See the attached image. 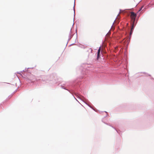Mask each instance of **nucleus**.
<instances>
[{
    "instance_id": "nucleus-13",
    "label": "nucleus",
    "mask_w": 154,
    "mask_h": 154,
    "mask_svg": "<svg viewBox=\"0 0 154 154\" xmlns=\"http://www.w3.org/2000/svg\"><path fill=\"white\" fill-rule=\"evenodd\" d=\"M115 21H116V20H115L113 22V23H114Z\"/></svg>"
},
{
    "instance_id": "nucleus-17",
    "label": "nucleus",
    "mask_w": 154,
    "mask_h": 154,
    "mask_svg": "<svg viewBox=\"0 0 154 154\" xmlns=\"http://www.w3.org/2000/svg\"><path fill=\"white\" fill-rule=\"evenodd\" d=\"M116 131H117V132H118V131H117L116 130Z\"/></svg>"
},
{
    "instance_id": "nucleus-8",
    "label": "nucleus",
    "mask_w": 154,
    "mask_h": 154,
    "mask_svg": "<svg viewBox=\"0 0 154 154\" xmlns=\"http://www.w3.org/2000/svg\"><path fill=\"white\" fill-rule=\"evenodd\" d=\"M142 7H141V8L139 10V11H140L141 10V9H142Z\"/></svg>"
},
{
    "instance_id": "nucleus-16",
    "label": "nucleus",
    "mask_w": 154,
    "mask_h": 154,
    "mask_svg": "<svg viewBox=\"0 0 154 154\" xmlns=\"http://www.w3.org/2000/svg\"><path fill=\"white\" fill-rule=\"evenodd\" d=\"M91 50V51H92V50L91 49H90Z\"/></svg>"
},
{
    "instance_id": "nucleus-5",
    "label": "nucleus",
    "mask_w": 154,
    "mask_h": 154,
    "mask_svg": "<svg viewBox=\"0 0 154 154\" xmlns=\"http://www.w3.org/2000/svg\"><path fill=\"white\" fill-rule=\"evenodd\" d=\"M73 10L74 11V16H75V4H74V6L73 8Z\"/></svg>"
},
{
    "instance_id": "nucleus-11",
    "label": "nucleus",
    "mask_w": 154,
    "mask_h": 154,
    "mask_svg": "<svg viewBox=\"0 0 154 154\" xmlns=\"http://www.w3.org/2000/svg\"><path fill=\"white\" fill-rule=\"evenodd\" d=\"M115 21H116V20H115L113 22V23H114Z\"/></svg>"
},
{
    "instance_id": "nucleus-10",
    "label": "nucleus",
    "mask_w": 154,
    "mask_h": 154,
    "mask_svg": "<svg viewBox=\"0 0 154 154\" xmlns=\"http://www.w3.org/2000/svg\"><path fill=\"white\" fill-rule=\"evenodd\" d=\"M115 21H116V20H115L113 22V23H114Z\"/></svg>"
},
{
    "instance_id": "nucleus-6",
    "label": "nucleus",
    "mask_w": 154,
    "mask_h": 154,
    "mask_svg": "<svg viewBox=\"0 0 154 154\" xmlns=\"http://www.w3.org/2000/svg\"><path fill=\"white\" fill-rule=\"evenodd\" d=\"M24 70H23V71H21V72H17V73H18L20 74H21V73L22 72H24Z\"/></svg>"
},
{
    "instance_id": "nucleus-3",
    "label": "nucleus",
    "mask_w": 154,
    "mask_h": 154,
    "mask_svg": "<svg viewBox=\"0 0 154 154\" xmlns=\"http://www.w3.org/2000/svg\"><path fill=\"white\" fill-rule=\"evenodd\" d=\"M134 23H133L131 26L130 34H132V33L133 31V29H134Z\"/></svg>"
},
{
    "instance_id": "nucleus-1",
    "label": "nucleus",
    "mask_w": 154,
    "mask_h": 154,
    "mask_svg": "<svg viewBox=\"0 0 154 154\" xmlns=\"http://www.w3.org/2000/svg\"><path fill=\"white\" fill-rule=\"evenodd\" d=\"M136 16V14L133 12H131V17L132 19L133 20L134 23V22L135 20V18Z\"/></svg>"
},
{
    "instance_id": "nucleus-12",
    "label": "nucleus",
    "mask_w": 154,
    "mask_h": 154,
    "mask_svg": "<svg viewBox=\"0 0 154 154\" xmlns=\"http://www.w3.org/2000/svg\"><path fill=\"white\" fill-rule=\"evenodd\" d=\"M115 21H116V20H115L113 22V23H114Z\"/></svg>"
},
{
    "instance_id": "nucleus-15",
    "label": "nucleus",
    "mask_w": 154,
    "mask_h": 154,
    "mask_svg": "<svg viewBox=\"0 0 154 154\" xmlns=\"http://www.w3.org/2000/svg\"><path fill=\"white\" fill-rule=\"evenodd\" d=\"M74 98H75V99H76L74 96Z\"/></svg>"
},
{
    "instance_id": "nucleus-14",
    "label": "nucleus",
    "mask_w": 154,
    "mask_h": 154,
    "mask_svg": "<svg viewBox=\"0 0 154 154\" xmlns=\"http://www.w3.org/2000/svg\"><path fill=\"white\" fill-rule=\"evenodd\" d=\"M115 21H116V20H115L113 22V23H114Z\"/></svg>"
},
{
    "instance_id": "nucleus-4",
    "label": "nucleus",
    "mask_w": 154,
    "mask_h": 154,
    "mask_svg": "<svg viewBox=\"0 0 154 154\" xmlns=\"http://www.w3.org/2000/svg\"><path fill=\"white\" fill-rule=\"evenodd\" d=\"M100 48L101 47L100 46L98 50V52H97V57L98 58L100 56Z\"/></svg>"
},
{
    "instance_id": "nucleus-7",
    "label": "nucleus",
    "mask_w": 154,
    "mask_h": 154,
    "mask_svg": "<svg viewBox=\"0 0 154 154\" xmlns=\"http://www.w3.org/2000/svg\"><path fill=\"white\" fill-rule=\"evenodd\" d=\"M104 112H105V113H106V116H107V112H106V111H105Z\"/></svg>"
},
{
    "instance_id": "nucleus-9",
    "label": "nucleus",
    "mask_w": 154,
    "mask_h": 154,
    "mask_svg": "<svg viewBox=\"0 0 154 154\" xmlns=\"http://www.w3.org/2000/svg\"><path fill=\"white\" fill-rule=\"evenodd\" d=\"M62 88H64L65 89H66L65 88H63V87H62Z\"/></svg>"
},
{
    "instance_id": "nucleus-2",
    "label": "nucleus",
    "mask_w": 154,
    "mask_h": 154,
    "mask_svg": "<svg viewBox=\"0 0 154 154\" xmlns=\"http://www.w3.org/2000/svg\"><path fill=\"white\" fill-rule=\"evenodd\" d=\"M71 30H72V29H71L70 32H69V39H68L69 40H70V39L72 37V35H71V33H72Z\"/></svg>"
}]
</instances>
